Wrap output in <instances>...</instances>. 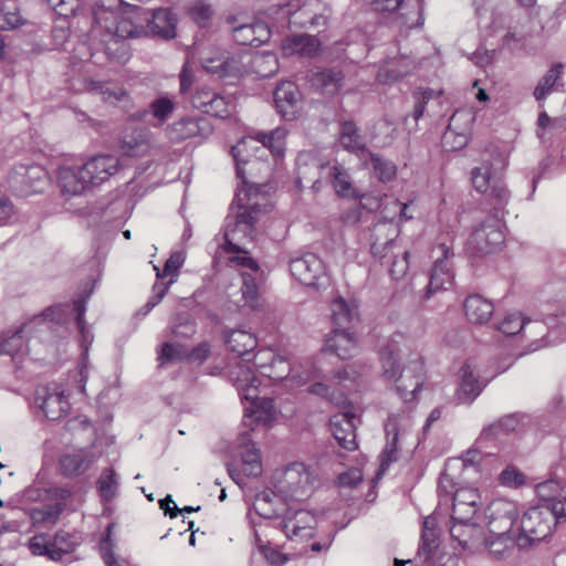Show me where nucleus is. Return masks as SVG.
<instances>
[{
    "instance_id": "nucleus-32",
    "label": "nucleus",
    "mask_w": 566,
    "mask_h": 566,
    "mask_svg": "<svg viewBox=\"0 0 566 566\" xmlns=\"http://www.w3.org/2000/svg\"><path fill=\"white\" fill-rule=\"evenodd\" d=\"M326 348L335 353L339 358L347 359L354 356L357 342L348 329L334 328L332 336L326 340Z\"/></svg>"
},
{
    "instance_id": "nucleus-56",
    "label": "nucleus",
    "mask_w": 566,
    "mask_h": 566,
    "mask_svg": "<svg viewBox=\"0 0 566 566\" xmlns=\"http://www.w3.org/2000/svg\"><path fill=\"white\" fill-rule=\"evenodd\" d=\"M322 3L318 0H312L304 2L297 10L293 11L291 4H285L281 8L282 14L293 18L291 21L295 24L297 19H310L315 9H319Z\"/></svg>"
},
{
    "instance_id": "nucleus-30",
    "label": "nucleus",
    "mask_w": 566,
    "mask_h": 566,
    "mask_svg": "<svg viewBox=\"0 0 566 566\" xmlns=\"http://www.w3.org/2000/svg\"><path fill=\"white\" fill-rule=\"evenodd\" d=\"M334 328L348 329L358 321V306L356 302H347L343 297H336L331 304Z\"/></svg>"
},
{
    "instance_id": "nucleus-41",
    "label": "nucleus",
    "mask_w": 566,
    "mask_h": 566,
    "mask_svg": "<svg viewBox=\"0 0 566 566\" xmlns=\"http://www.w3.org/2000/svg\"><path fill=\"white\" fill-rule=\"evenodd\" d=\"M85 88L88 92L101 95L102 99L109 104L122 102L127 97L126 91L122 87L93 78L85 81Z\"/></svg>"
},
{
    "instance_id": "nucleus-10",
    "label": "nucleus",
    "mask_w": 566,
    "mask_h": 566,
    "mask_svg": "<svg viewBox=\"0 0 566 566\" xmlns=\"http://www.w3.org/2000/svg\"><path fill=\"white\" fill-rule=\"evenodd\" d=\"M69 306L57 304L44 310L39 316L24 324L14 332H4L0 335V355H9L12 358H19L29 354V347L25 337L34 332L51 328L53 322L62 323L65 319L66 308Z\"/></svg>"
},
{
    "instance_id": "nucleus-31",
    "label": "nucleus",
    "mask_w": 566,
    "mask_h": 566,
    "mask_svg": "<svg viewBox=\"0 0 566 566\" xmlns=\"http://www.w3.org/2000/svg\"><path fill=\"white\" fill-rule=\"evenodd\" d=\"M239 446L241 448L242 472L247 476L256 478L262 473V463L259 450L249 440L245 432L241 433L239 438Z\"/></svg>"
},
{
    "instance_id": "nucleus-51",
    "label": "nucleus",
    "mask_w": 566,
    "mask_h": 566,
    "mask_svg": "<svg viewBox=\"0 0 566 566\" xmlns=\"http://www.w3.org/2000/svg\"><path fill=\"white\" fill-rule=\"evenodd\" d=\"M369 157L374 171L380 181L386 182L395 178L397 168L392 161L371 153Z\"/></svg>"
},
{
    "instance_id": "nucleus-34",
    "label": "nucleus",
    "mask_w": 566,
    "mask_h": 566,
    "mask_svg": "<svg viewBox=\"0 0 566 566\" xmlns=\"http://www.w3.org/2000/svg\"><path fill=\"white\" fill-rule=\"evenodd\" d=\"M326 176L329 179L335 192L339 197L357 198L359 195L353 187L352 179L347 169L335 164L327 166Z\"/></svg>"
},
{
    "instance_id": "nucleus-17",
    "label": "nucleus",
    "mask_w": 566,
    "mask_h": 566,
    "mask_svg": "<svg viewBox=\"0 0 566 566\" xmlns=\"http://www.w3.org/2000/svg\"><path fill=\"white\" fill-rule=\"evenodd\" d=\"M226 22L232 27L233 39L241 45L260 46L269 41V27L261 21L245 22L237 15H228Z\"/></svg>"
},
{
    "instance_id": "nucleus-1",
    "label": "nucleus",
    "mask_w": 566,
    "mask_h": 566,
    "mask_svg": "<svg viewBox=\"0 0 566 566\" xmlns=\"http://www.w3.org/2000/svg\"><path fill=\"white\" fill-rule=\"evenodd\" d=\"M287 130L284 127L264 133L259 132L255 136H249L241 139L232 147V155L237 164V175L242 179L244 188L235 193L234 202L238 206L235 214H230L226 219L223 245H245L252 242L255 232V221L262 212H266L270 207L265 196L261 195L263 185L252 182L249 185L248 176L254 178L256 172L264 171L270 175L271 165L260 160L251 151H263L269 149L274 156H281L284 153L285 138Z\"/></svg>"
},
{
    "instance_id": "nucleus-50",
    "label": "nucleus",
    "mask_w": 566,
    "mask_h": 566,
    "mask_svg": "<svg viewBox=\"0 0 566 566\" xmlns=\"http://www.w3.org/2000/svg\"><path fill=\"white\" fill-rule=\"evenodd\" d=\"M117 486L118 482L115 471L111 468L105 469L97 481L101 496L107 501L113 499L117 493Z\"/></svg>"
},
{
    "instance_id": "nucleus-60",
    "label": "nucleus",
    "mask_w": 566,
    "mask_h": 566,
    "mask_svg": "<svg viewBox=\"0 0 566 566\" xmlns=\"http://www.w3.org/2000/svg\"><path fill=\"white\" fill-rule=\"evenodd\" d=\"M174 283V280H170L168 283L157 282L153 286V295L145 304L144 307L139 310L142 315H147L155 306H157L164 296L167 294L170 285Z\"/></svg>"
},
{
    "instance_id": "nucleus-29",
    "label": "nucleus",
    "mask_w": 566,
    "mask_h": 566,
    "mask_svg": "<svg viewBox=\"0 0 566 566\" xmlns=\"http://www.w3.org/2000/svg\"><path fill=\"white\" fill-rule=\"evenodd\" d=\"M177 18L170 9H158L151 14L148 13V21L146 22V33L160 35L165 39H172L176 36Z\"/></svg>"
},
{
    "instance_id": "nucleus-13",
    "label": "nucleus",
    "mask_w": 566,
    "mask_h": 566,
    "mask_svg": "<svg viewBox=\"0 0 566 566\" xmlns=\"http://www.w3.org/2000/svg\"><path fill=\"white\" fill-rule=\"evenodd\" d=\"M34 405L51 421L64 418L70 410L65 390L57 384L39 386L34 395Z\"/></svg>"
},
{
    "instance_id": "nucleus-36",
    "label": "nucleus",
    "mask_w": 566,
    "mask_h": 566,
    "mask_svg": "<svg viewBox=\"0 0 566 566\" xmlns=\"http://www.w3.org/2000/svg\"><path fill=\"white\" fill-rule=\"evenodd\" d=\"M150 135L146 130H134L123 137L120 151L128 157H143L150 149Z\"/></svg>"
},
{
    "instance_id": "nucleus-61",
    "label": "nucleus",
    "mask_w": 566,
    "mask_h": 566,
    "mask_svg": "<svg viewBox=\"0 0 566 566\" xmlns=\"http://www.w3.org/2000/svg\"><path fill=\"white\" fill-rule=\"evenodd\" d=\"M175 109V104L167 97H159L150 104V112L153 116L163 124Z\"/></svg>"
},
{
    "instance_id": "nucleus-37",
    "label": "nucleus",
    "mask_w": 566,
    "mask_h": 566,
    "mask_svg": "<svg viewBox=\"0 0 566 566\" xmlns=\"http://www.w3.org/2000/svg\"><path fill=\"white\" fill-rule=\"evenodd\" d=\"M483 384L478 379L475 368L467 363L461 368L460 399L463 402H471L478 397Z\"/></svg>"
},
{
    "instance_id": "nucleus-39",
    "label": "nucleus",
    "mask_w": 566,
    "mask_h": 566,
    "mask_svg": "<svg viewBox=\"0 0 566 566\" xmlns=\"http://www.w3.org/2000/svg\"><path fill=\"white\" fill-rule=\"evenodd\" d=\"M387 437L390 436L391 439L388 440L385 449L381 452L380 455V468H379V474H384L386 470L389 468V465L397 461L398 459V452H397V440H398V430H397V422L395 417H389L387 420V423L385 426Z\"/></svg>"
},
{
    "instance_id": "nucleus-7",
    "label": "nucleus",
    "mask_w": 566,
    "mask_h": 566,
    "mask_svg": "<svg viewBox=\"0 0 566 566\" xmlns=\"http://www.w3.org/2000/svg\"><path fill=\"white\" fill-rule=\"evenodd\" d=\"M253 366L261 377L279 381L290 377L296 386L318 379L321 370L312 358H306L298 365L291 364L271 349H261L254 355Z\"/></svg>"
},
{
    "instance_id": "nucleus-5",
    "label": "nucleus",
    "mask_w": 566,
    "mask_h": 566,
    "mask_svg": "<svg viewBox=\"0 0 566 566\" xmlns=\"http://www.w3.org/2000/svg\"><path fill=\"white\" fill-rule=\"evenodd\" d=\"M229 379L237 388L243 406V424L269 427L275 419L273 400L264 394L265 385L248 364L238 363L229 370Z\"/></svg>"
},
{
    "instance_id": "nucleus-40",
    "label": "nucleus",
    "mask_w": 566,
    "mask_h": 566,
    "mask_svg": "<svg viewBox=\"0 0 566 566\" xmlns=\"http://www.w3.org/2000/svg\"><path fill=\"white\" fill-rule=\"evenodd\" d=\"M450 534L461 546L468 547L479 541L481 530L472 521H452Z\"/></svg>"
},
{
    "instance_id": "nucleus-2",
    "label": "nucleus",
    "mask_w": 566,
    "mask_h": 566,
    "mask_svg": "<svg viewBox=\"0 0 566 566\" xmlns=\"http://www.w3.org/2000/svg\"><path fill=\"white\" fill-rule=\"evenodd\" d=\"M471 180L479 192L488 195L493 200L496 211H501L509 202L510 191L503 182L502 175L494 171L491 164L484 161L474 168ZM497 213L485 217L474 226L465 244L472 255L493 253L504 243V224Z\"/></svg>"
},
{
    "instance_id": "nucleus-18",
    "label": "nucleus",
    "mask_w": 566,
    "mask_h": 566,
    "mask_svg": "<svg viewBox=\"0 0 566 566\" xmlns=\"http://www.w3.org/2000/svg\"><path fill=\"white\" fill-rule=\"evenodd\" d=\"M328 163H324L311 153H301L296 158V186L303 189L307 184L314 192L322 189V177L326 175Z\"/></svg>"
},
{
    "instance_id": "nucleus-15",
    "label": "nucleus",
    "mask_w": 566,
    "mask_h": 566,
    "mask_svg": "<svg viewBox=\"0 0 566 566\" xmlns=\"http://www.w3.org/2000/svg\"><path fill=\"white\" fill-rule=\"evenodd\" d=\"M485 517L492 535L516 534L513 531L517 518V504L515 502L506 499L492 501L485 510Z\"/></svg>"
},
{
    "instance_id": "nucleus-33",
    "label": "nucleus",
    "mask_w": 566,
    "mask_h": 566,
    "mask_svg": "<svg viewBox=\"0 0 566 566\" xmlns=\"http://www.w3.org/2000/svg\"><path fill=\"white\" fill-rule=\"evenodd\" d=\"M73 307L76 311V325L80 333V345L82 348V358H81V376L85 378L84 369L86 368V361L88 357V349L93 343L94 336L86 326L84 314L86 311L85 302L83 300H75L73 302Z\"/></svg>"
},
{
    "instance_id": "nucleus-16",
    "label": "nucleus",
    "mask_w": 566,
    "mask_h": 566,
    "mask_svg": "<svg viewBox=\"0 0 566 566\" xmlns=\"http://www.w3.org/2000/svg\"><path fill=\"white\" fill-rule=\"evenodd\" d=\"M439 256L436 258L429 274V283L424 292V298L441 290H448L453 285L454 272L451 262L453 253L450 249L441 243L438 245Z\"/></svg>"
},
{
    "instance_id": "nucleus-21",
    "label": "nucleus",
    "mask_w": 566,
    "mask_h": 566,
    "mask_svg": "<svg viewBox=\"0 0 566 566\" xmlns=\"http://www.w3.org/2000/svg\"><path fill=\"white\" fill-rule=\"evenodd\" d=\"M290 272L300 283L306 286H315L324 275L325 268L316 254L306 253L290 262Z\"/></svg>"
},
{
    "instance_id": "nucleus-44",
    "label": "nucleus",
    "mask_w": 566,
    "mask_h": 566,
    "mask_svg": "<svg viewBox=\"0 0 566 566\" xmlns=\"http://www.w3.org/2000/svg\"><path fill=\"white\" fill-rule=\"evenodd\" d=\"M307 391L324 398L335 406H345L347 401L346 394L342 389L335 387L331 380L328 384L316 381L307 388Z\"/></svg>"
},
{
    "instance_id": "nucleus-12",
    "label": "nucleus",
    "mask_w": 566,
    "mask_h": 566,
    "mask_svg": "<svg viewBox=\"0 0 566 566\" xmlns=\"http://www.w3.org/2000/svg\"><path fill=\"white\" fill-rule=\"evenodd\" d=\"M274 525L282 530L289 539L305 541L312 538L315 534L316 517L306 510H292L280 505L279 516L271 517Z\"/></svg>"
},
{
    "instance_id": "nucleus-62",
    "label": "nucleus",
    "mask_w": 566,
    "mask_h": 566,
    "mask_svg": "<svg viewBox=\"0 0 566 566\" xmlns=\"http://www.w3.org/2000/svg\"><path fill=\"white\" fill-rule=\"evenodd\" d=\"M329 9L322 3L319 9H315L314 13L310 17V19H297L295 25L301 28H318L325 27L328 20Z\"/></svg>"
},
{
    "instance_id": "nucleus-59",
    "label": "nucleus",
    "mask_w": 566,
    "mask_h": 566,
    "mask_svg": "<svg viewBox=\"0 0 566 566\" xmlns=\"http://www.w3.org/2000/svg\"><path fill=\"white\" fill-rule=\"evenodd\" d=\"M174 283V280H170L168 283L157 282L153 286V295L145 304L144 307L139 310L142 315H147L155 306H157L164 296L167 294L170 285Z\"/></svg>"
},
{
    "instance_id": "nucleus-42",
    "label": "nucleus",
    "mask_w": 566,
    "mask_h": 566,
    "mask_svg": "<svg viewBox=\"0 0 566 566\" xmlns=\"http://www.w3.org/2000/svg\"><path fill=\"white\" fill-rule=\"evenodd\" d=\"M243 69L241 62L234 57H227L219 65L214 66V81L219 80L224 85H234L242 76Z\"/></svg>"
},
{
    "instance_id": "nucleus-8",
    "label": "nucleus",
    "mask_w": 566,
    "mask_h": 566,
    "mask_svg": "<svg viewBox=\"0 0 566 566\" xmlns=\"http://www.w3.org/2000/svg\"><path fill=\"white\" fill-rule=\"evenodd\" d=\"M566 518L564 504L554 503L552 506L537 505L530 507L520 520L516 545L525 548L528 545L545 539L554 524Z\"/></svg>"
},
{
    "instance_id": "nucleus-64",
    "label": "nucleus",
    "mask_w": 566,
    "mask_h": 566,
    "mask_svg": "<svg viewBox=\"0 0 566 566\" xmlns=\"http://www.w3.org/2000/svg\"><path fill=\"white\" fill-rule=\"evenodd\" d=\"M190 15L199 27H206L211 18L209 3L197 1L190 9Z\"/></svg>"
},
{
    "instance_id": "nucleus-48",
    "label": "nucleus",
    "mask_w": 566,
    "mask_h": 566,
    "mask_svg": "<svg viewBox=\"0 0 566 566\" xmlns=\"http://www.w3.org/2000/svg\"><path fill=\"white\" fill-rule=\"evenodd\" d=\"M63 510L64 505L61 502L43 504L30 511V518L33 524H54Z\"/></svg>"
},
{
    "instance_id": "nucleus-43",
    "label": "nucleus",
    "mask_w": 566,
    "mask_h": 566,
    "mask_svg": "<svg viewBox=\"0 0 566 566\" xmlns=\"http://www.w3.org/2000/svg\"><path fill=\"white\" fill-rule=\"evenodd\" d=\"M338 140L340 146L350 153H358L365 149V142L353 122H343L340 124Z\"/></svg>"
},
{
    "instance_id": "nucleus-14",
    "label": "nucleus",
    "mask_w": 566,
    "mask_h": 566,
    "mask_svg": "<svg viewBox=\"0 0 566 566\" xmlns=\"http://www.w3.org/2000/svg\"><path fill=\"white\" fill-rule=\"evenodd\" d=\"M8 184L13 191L29 196L43 191L49 185V176L40 165H19L10 172Z\"/></svg>"
},
{
    "instance_id": "nucleus-11",
    "label": "nucleus",
    "mask_w": 566,
    "mask_h": 566,
    "mask_svg": "<svg viewBox=\"0 0 566 566\" xmlns=\"http://www.w3.org/2000/svg\"><path fill=\"white\" fill-rule=\"evenodd\" d=\"M222 250L226 254L227 263L231 268L237 269L242 276L241 296L232 302L239 307H253L259 295L254 276L260 271L258 261L251 255L245 245H222Z\"/></svg>"
},
{
    "instance_id": "nucleus-54",
    "label": "nucleus",
    "mask_w": 566,
    "mask_h": 566,
    "mask_svg": "<svg viewBox=\"0 0 566 566\" xmlns=\"http://www.w3.org/2000/svg\"><path fill=\"white\" fill-rule=\"evenodd\" d=\"M185 260L186 255L182 251H176L171 253L161 270L155 266V270L157 271V277L164 279L171 276L170 280L175 281V277L178 275V271L185 263Z\"/></svg>"
},
{
    "instance_id": "nucleus-19",
    "label": "nucleus",
    "mask_w": 566,
    "mask_h": 566,
    "mask_svg": "<svg viewBox=\"0 0 566 566\" xmlns=\"http://www.w3.org/2000/svg\"><path fill=\"white\" fill-rule=\"evenodd\" d=\"M83 166L92 189H95L119 171L120 161L114 155H97L87 159Z\"/></svg>"
},
{
    "instance_id": "nucleus-9",
    "label": "nucleus",
    "mask_w": 566,
    "mask_h": 566,
    "mask_svg": "<svg viewBox=\"0 0 566 566\" xmlns=\"http://www.w3.org/2000/svg\"><path fill=\"white\" fill-rule=\"evenodd\" d=\"M398 229L390 222H378L373 230L370 251L374 256L390 259L389 273L395 280L403 277L409 269V252L399 248Z\"/></svg>"
},
{
    "instance_id": "nucleus-57",
    "label": "nucleus",
    "mask_w": 566,
    "mask_h": 566,
    "mask_svg": "<svg viewBox=\"0 0 566 566\" xmlns=\"http://www.w3.org/2000/svg\"><path fill=\"white\" fill-rule=\"evenodd\" d=\"M357 376L358 374L354 367L347 365L342 369L336 370L333 374L331 381L335 387L345 392V389L352 388L355 385Z\"/></svg>"
},
{
    "instance_id": "nucleus-55",
    "label": "nucleus",
    "mask_w": 566,
    "mask_h": 566,
    "mask_svg": "<svg viewBox=\"0 0 566 566\" xmlns=\"http://www.w3.org/2000/svg\"><path fill=\"white\" fill-rule=\"evenodd\" d=\"M494 538L486 539L485 545L490 553L497 558L504 557L509 548L516 543V534H507L504 536L493 535Z\"/></svg>"
},
{
    "instance_id": "nucleus-63",
    "label": "nucleus",
    "mask_w": 566,
    "mask_h": 566,
    "mask_svg": "<svg viewBox=\"0 0 566 566\" xmlns=\"http://www.w3.org/2000/svg\"><path fill=\"white\" fill-rule=\"evenodd\" d=\"M22 24H24V20L18 9H10L4 7L0 10L1 30H13Z\"/></svg>"
},
{
    "instance_id": "nucleus-26",
    "label": "nucleus",
    "mask_w": 566,
    "mask_h": 566,
    "mask_svg": "<svg viewBox=\"0 0 566 566\" xmlns=\"http://www.w3.org/2000/svg\"><path fill=\"white\" fill-rule=\"evenodd\" d=\"M463 312L470 324L484 325L491 319L494 313V305L482 295L473 294L464 300Z\"/></svg>"
},
{
    "instance_id": "nucleus-53",
    "label": "nucleus",
    "mask_w": 566,
    "mask_h": 566,
    "mask_svg": "<svg viewBox=\"0 0 566 566\" xmlns=\"http://www.w3.org/2000/svg\"><path fill=\"white\" fill-rule=\"evenodd\" d=\"M497 328L507 336H513L527 329L526 321L521 313H510L505 315Z\"/></svg>"
},
{
    "instance_id": "nucleus-47",
    "label": "nucleus",
    "mask_w": 566,
    "mask_h": 566,
    "mask_svg": "<svg viewBox=\"0 0 566 566\" xmlns=\"http://www.w3.org/2000/svg\"><path fill=\"white\" fill-rule=\"evenodd\" d=\"M563 65L560 63L554 64L547 73L539 80L538 84L534 90V97L537 101H543L549 95L555 86L558 84V81L562 75Z\"/></svg>"
},
{
    "instance_id": "nucleus-46",
    "label": "nucleus",
    "mask_w": 566,
    "mask_h": 566,
    "mask_svg": "<svg viewBox=\"0 0 566 566\" xmlns=\"http://www.w3.org/2000/svg\"><path fill=\"white\" fill-rule=\"evenodd\" d=\"M62 538L60 534L55 536L54 544L51 543L50 538L45 534H39L33 536L29 541V548L32 552V554L38 556H50L51 559H60L61 553L54 548V546L59 543V541Z\"/></svg>"
},
{
    "instance_id": "nucleus-24",
    "label": "nucleus",
    "mask_w": 566,
    "mask_h": 566,
    "mask_svg": "<svg viewBox=\"0 0 566 566\" xmlns=\"http://www.w3.org/2000/svg\"><path fill=\"white\" fill-rule=\"evenodd\" d=\"M274 102L282 117L291 120L300 108L301 92L294 83L282 82L274 91Z\"/></svg>"
},
{
    "instance_id": "nucleus-28",
    "label": "nucleus",
    "mask_w": 566,
    "mask_h": 566,
    "mask_svg": "<svg viewBox=\"0 0 566 566\" xmlns=\"http://www.w3.org/2000/svg\"><path fill=\"white\" fill-rule=\"evenodd\" d=\"M94 462L95 457L92 452L80 450L63 454L59 460V467L63 475L72 478L84 474Z\"/></svg>"
},
{
    "instance_id": "nucleus-52",
    "label": "nucleus",
    "mask_w": 566,
    "mask_h": 566,
    "mask_svg": "<svg viewBox=\"0 0 566 566\" xmlns=\"http://www.w3.org/2000/svg\"><path fill=\"white\" fill-rule=\"evenodd\" d=\"M186 356V349L179 344L164 343L158 349V361L160 366L172 361H180Z\"/></svg>"
},
{
    "instance_id": "nucleus-45",
    "label": "nucleus",
    "mask_w": 566,
    "mask_h": 566,
    "mask_svg": "<svg viewBox=\"0 0 566 566\" xmlns=\"http://www.w3.org/2000/svg\"><path fill=\"white\" fill-rule=\"evenodd\" d=\"M563 491L564 485L556 479H551L536 485V494L544 502V506H552L557 502L563 503Z\"/></svg>"
},
{
    "instance_id": "nucleus-25",
    "label": "nucleus",
    "mask_w": 566,
    "mask_h": 566,
    "mask_svg": "<svg viewBox=\"0 0 566 566\" xmlns=\"http://www.w3.org/2000/svg\"><path fill=\"white\" fill-rule=\"evenodd\" d=\"M281 50L284 56L314 57L321 51V42L314 35L295 34L283 39Z\"/></svg>"
},
{
    "instance_id": "nucleus-23",
    "label": "nucleus",
    "mask_w": 566,
    "mask_h": 566,
    "mask_svg": "<svg viewBox=\"0 0 566 566\" xmlns=\"http://www.w3.org/2000/svg\"><path fill=\"white\" fill-rule=\"evenodd\" d=\"M84 174V166L61 167L57 170V184L61 191L69 196H80L92 191L88 179Z\"/></svg>"
},
{
    "instance_id": "nucleus-6",
    "label": "nucleus",
    "mask_w": 566,
    "mask_h": 566,
    "mask_svg": "<svg viewBox=\"0 0 566 566\" xmlns=\"http://www.w3.org/2000/svg\"><path fill=\"white\" fill-rule=\"evenodd\" d=\"M102 18L98 13L94 14L95 25L92 33L96 34L98 28H102V19L105 22L111 21L112 25H105L106 32L103 42L105 44L106 55L120 63L129 59V52L125 39L139 38L146 34V22L148 12L137 7H128L118 15L111 11H102Z\"/></svg>"
},
{
    "instance_id": "nucleus-58",
    "label": "nucleus",
    "mask_w": 566,
    "mask_h": 566,
    "mask_svg": "<svg viewBox=\"0 0 566 566\" xmlns=\"http://www.w3.org/2000/svg\"><path fill=\"white\" fill-rule=\"evenodd\" d=\"M499 482L506 488L516 489L525 483V475L515 467H506L499 475Z\"/></svg>"
},
{
    "instance_id": "nucleus-20",
    "label": "nucleus",
    "mask_w": 566,
    "mask_h": 566,
    "mask_svg": "<svg viewBox=\"0 0 566 566\" xmlns=\"http://www.w3.org/2000/svg\"><path fill=\"white\" fill-rule=\"evenodd\" d=\"M482 496L478 489L463 486L453 494L452 521H472L482 506Z\"/></svg>"
},
{
    "instance_id": "nucleus-4",
    "label": "nucleus",
    "mask_w": 566,
    "mask_h": 566,
    "mask_svg": "<svg viewBox=\"0 0 566 566\" xmlns=\"http://www.w3.org/2000/svg\"><path fill=\"white\" fill-rule=\"evenodd\" d=\"M384 376L398 382L401 397L413 396L422 386L423 361L403 334L396 333L380 350Z\"/></svg>"
},
{
    "instance_id": "nucleus-27",
    "label": "nucleus",
    "mask_w": 566,
    "mask_h": 566,
    "mask_svg": "<svg viewBox=\"0 0 566 566\" xmlns=\"http://www.w3.org/2000/svg\"><path fill=\"white\" fill-rule=\"evenodd\" d=\"M465 117V122L470 124L472 117L467 112H455L449 122V126L442 136V145L449 151L460 150L469 143V135L465 129L458 132L457 128L462 118Z\"/></svg>"
},
{
    "instance_id": "nucleus-49",
    "label": "nucleus",
    "mask_w": 566,
    "mask_h": 566,
    "mask_svg": "<svg viewBox=\"0 0 566 566\" xmlns=\"http://www.w3.org/2000/svg\"><path fill=\"white\" fill-rule=\"evenodd\" d=\"M518 424V419L515 415H507L501 418L499 421L488 426L483 429L480 439H493L497 438L500 434H506L516 429Z\"/></svg>"
},
{
    "instance_id": "nucleus-35",
    "label": "nucleus",
    "mask_w": 566,
    "mask_h": 566,
    "mask_svg": "<svg viewBox=\"0 0 566 566\" xmlns=\"http://www.w3.org/2000/svg\"><path fill=\"white\" fill-rule=\"evenodd\" d=\"M311 82L323 94L335 95L344 85V74L338 70H322L313 73Z\"/></svg>"
},
{
    "instance_id": "nucleus-22",
    "label": "nucleus",
    "mask_w": 566,
    "mask_h": 566,
    "mask_svg": "<svg viewBox=\"0 0 566 566\" xmlns=\"http://www.w3.org/2000/svg\"><path fill=\"white\" fill-rule=\"evenodd\" d=\"M354 420L355 415L346 411L334 415L329 421L335 440L347 451L357 449Z\"/></svg>"
},
{
    "instance_id": "nucleus-38",
    "label": "nucleus",
    "mask_w": 566,
    "mask_h": 566,
    "mask_svg": "<svg viewBox=\"0 0 566 566\" xmlns=\"http://www.w3.org/2000/svg\"><path fill=\"white\" fill-rule=\"evenodd\" d=\"M226 343L232 353L242 358L250 356L258 345L254 335L243 329L231 331L226 337Z\"/></svg>"
},
{
    "instance_id": "nucleus-3",
    "label": "nucleus",
    "mask_w": 566,
    "mask_h": 566,
    "mask_svg": "<svg viewBox=\"0 0 566 566\" xmlns=\"http://www.w3.org/2000/svg\"><path fill=\"white\" fill-rule=\"evenodd\" d=\"M272 489L256 494L253 502L254 512L263 517L279 516L280 505L307 501L319 484L315 468L302 461H292L277 468L271 479Z\"/></svg>"
}]
</instances>
